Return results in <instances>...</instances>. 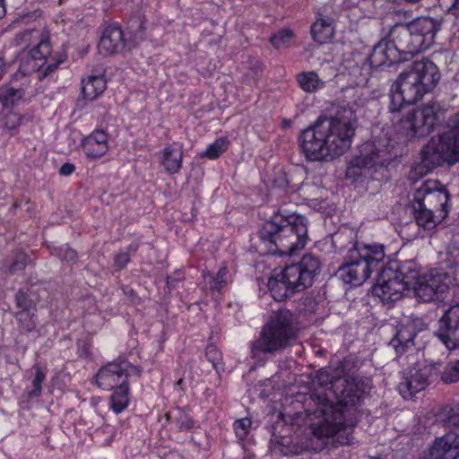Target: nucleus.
<instances>
[{"label":"nucleus","mask_w":459,"mask_h":459,"mask_svg":"<svg viewBox=\"0 0 459 459\" xmlns=\"http://www.w3.org/2000/svg\"><path fill=\"white\" fill-rule=\"evenodd\" d=\"M318 382L321 385H330L328 390L335 394L338 403L330 401L328 394H311L309 404L316 407L311 411L308 410L311 417V443H316L313 448L320 451L329 445L337 446L351 444L354 428L359 420L358 407L367 394L368 383L357 377L336 378L331 377L327 369L319 372Z\"/></svg>","instance_id":"nucleus-1"},{"label":"nucleus","mask_w":459,"mask_h":459,"mask_svg":"<svg viewBox=\"0 0 459 459\" xmlns=\"http://www.w3.org/2000/svg\"><path fill=\"white\" fill-rule=\"evenodd\" d=\"M439 79L437 66L428 58L414 61L400 73L391 87L388 106L398 134L411 139L424 137L433 131L442 115L437 103L429 102L417 108L405 109L407 105L415 103L432 91Z\"/></svg>","instance_id":"nucleus-2"},{"label":"nucleus","mask_w":459,"mask_h":459,"mask_svg":"<svg viewBox=\"0 0 459 459\" xmlns=\"http://www.w3.org/2000/svg\"><path fill=\"white\" fill-rule=\"evenodd\" d=\"M355 129L356 121L351 111L318 118L301 132V151L308 160L331 161L350 149Z\"/></svg>","instance_id":"nucleus-3"},{"label":"nucleus","mask_w":459,"mask_h":459,"mask_svg":"<svg viewBox=\"0 0 459 459\" xmlns=\"http://www.w3.org/2000/svg\"><path fill=\"white\" fill-rule=\"evenodd\" d=\"M259 236L272 253L290 255L307 245V220L299 214L284 215L279 211L262 225Z\"/></svg>","instance_id":"nucleus-4"},{"label":"nucleus","mask_w":459,"mask_h":459,"mask_svg":"<svg viewBox=\"0 0 459 459\" xmlns=\"http://www.w3.org/2000/svg\"><path fill=\"white\" fill-rule=\"evenodd\" d=\"M299 325L293 313L281 309L264 325L259 337L251 344L254 358L274 354L290 346L297 339Z\"/></svg>","instance_id":"nucleus-5"},{"label":"nucleus","mask_w":459,"mask_h":459,"mask_svg":"<svg viewBox=\"0 0 459 459\" xmlns=\"http://www.w3.org/2000/svg\"><path fill=\"white\" fill-rule=\"evenodd\" d=\"M385 257L384 245L356 242L350 248L345 264L338 270L339 277L347 284L359 286Z\"/></svg>","instance_id":"nucleus-6"},{"label":"nucleus","mask_w":459,"mask_h":459,"mask_svg":"<svg viewBox=\"0 0 459 459\" xmlns=\"http://www.w3.org/2000/svg\"><path fill=\"white\" fill-rule=\"evenodd\" d=\"M459 156V112L450 117L448 129L433 137L422 150V162L429 168L454 163Z\"/></svg>","instance_id":"nucleus-7"},{"label":"nucleus","mask_w":459,"mask_h":459,"mask_svg":"<svg viewBox=\"0 0 459 459\" xmlns=\"http://www.w3.org/2000/svg\"><path fill=\"white\" fill-rule=\"evenodd\" d=\"M403 269L407 273L405 278L409 283V290H413L414 294L424 302L438 299L448 290L451 281L446 273H440L437 269L430 270L429 273L420 272L412 261L404 262Z\"/></svg>","instance_id":"nucleus-8"},{"label":"nucleus","mask_w":459,"mask_h":459,"mask_svg":"<svg viewBox=\"0 0 459 459\" xmlns=\"http://www.w3.org/2000/svg\"><path fill=\"white\" fill-rule=\"evenodd\" d=\"M17 44L28 53L22 57L19 70L23 74L39 72L51 53L48 36L39 30H25L17 38Z\"/></svg>","instance_id":"nucleus-9"},{"label":"nucleus","mask_w":459,"mask_h":459,"mask_svg":"<svg viewBox=\"0 0 459 459\" xmlns=\"http://www.w3.org/2000/svg\"><path fill=\"white\" fill-rule=\"evenodd\" d=\"M393 145L389 140L373 141L362 144L359 155L352 158L346 169V177L356 180L362 170L376 165H385L389 161Z\"/></svg>","instance_id":"nucleus-10"},{"label":"nucleus","mask_w":459,"mask_h":459,"mask_svg":"<svg viewBox=\"0 0 459 459\" xmlns=\"http://www.w3.org/2000/svg\"><path fill=\"white\" fill-rule=\"evenodd\" d=\"M320 268L319 260L311 254L305 255L301 261L285 266L279 273L290 290L299 292L310 287Z\"/></svg>","instance_id":"nucleus-11"},{"label":"nucleus","mask_w":459,"mask_h":459,"mask_svg":"<svg viewBox=\"0 0 459 459\" xmlns=\"http://www.w3.org/2000/svg\"><path fill=\"white\" fill-rule=\"evenodd\" d=\"M403 264L394 269L384 268L378 275L377 281L373 287V294L378 297L383 303H391L400 299L403 291L408 289L409 283L405 276Z\"/></svg>","instance_id":"nucleus-12"},{"label":"nucleus","mask_w":459,"mask_h":459,"mask_svg":"<svg viewBox=\"0 0 459 459\" xmlns=\"http://www.w3.org/2000/svg\"><path fill=\"white\" fill-rule=\"evenodd\" d=\"M418 207L425 206L435 212L438 219L448 214L449 193L446 187L437 180H427L415 191L413 199Z\"/></svg>","instance_id":"nucleus-13"},{"label":"nucleus","mask_w":459,"mask_h":459,"mask_svg":"<svg viewBox=\"0 0 459 459\" xmlns=\"http://www.w3.org/2000/svg\"><path fill=\"white\" fill-rule=\"evenodd\" d=\"M130 376H140V370L126 359H117L99 370L96 381L101 389L108 391L128 385Z\"/></svg>","instance_id":"nucleus-14"},{"label":"nucleus","mask_w":459,"mask_h":459,"mask_svg":"<svg viewBox=\"0 0 459 459\" xmlns=\"http://www.w3.org/2000/svg\"><path fill=\"white\" fill-rule=\"evenodd\" d=\"M432 368L424 362H417L414 367L403 372L398 389L405 399L424 390L429 385V377Z\"/></svg>","instance_id":"nucleus-15"},{"label":"nucleus","mask_w":459,"mask_h":459,"mask_svg":"<svg viewBox=\"0 0 459 459\" xmlns=\"http://www.w3.org/2000/svg\"><path fill=\"white\" fill-rule=\"evenodd\" d=\"M436 336L448 350L459 348V304L445 310L438 320Z\"/></svg>","instance_id":"nucleus-16"},{"label":"nucleus","mask_w":459,"mask_h":459,"mask_svg":"<svg viewBox=\"0 0 459 459\" xmlns=\"http://www.w3.org/2000/svg\"><path fill=\"white\" fill-rule=\"evenodd\" d=\"M425 327L426 325L422 319L419 317L407 318L400 324L389 345L395 351L397 355H403L407 351H413L414 338Z\"/></svg>","instance_id":"nucleus-17"},{"label":"nucleus","mask_w":459,"mask_h":459,"mask_svg":"<svg viewBox=\"0 0 459 459\" xmlns=\"http://www.w3.org/2000/svg\"><path fill=\"white\" fill-rule=\"evenodd\" d=\"M385 39L388 40L391 48L396 50L399 57H402L403 54L414 56L422 52L418 39L411 30L410 25L394 26Z\"/></svg>","instance_id":"nucleus-18"},{"label":"nucleus","mask_w":459,"mask_h":459,"mask_svg":"<svg viewBox=\"0 0 459 459\" xmlns=\"http://www.w3.org/2000/svg\"><path fill=\"white\" fill-rule=\"evenodd\" d=\"M429 459H459V434L449 431L437 437L429 449Z\"/></svg>","instance_id":"nucleus-19"},{"label":"nucleus","mask_w":459,"mask_h":459,"mask_svg":"<svg viewBox=\"0 0 459 459\" xmlns=\"http://www.w3.org/2000/svg\"><path fill=\"white\" fill-rule=\"evenodd\" d=\"M440 25L437 20L430 17L418 19L410 24L411 30L418 39L421 51L429 49L433 45Z\"/></svg>","instance_id":"nucleus-20"},{"label":"nucleus","mask_w":459,"mask_h":459,"mask_svg":"<svg viewBox=\"0 0 459 459\" xmlns=\"http://www.w3.org/2000/svg\"><path fill=\"white\" fill-rule=\"evenodd\" d=\"M126 47L125 35L118 25L112 24L105 28L98 45L100 53L105 55L118 53Z\"/></svg>","instance_id":"nucleus-21"},{"label":"nucleus","mask_w":459,"mask_h":459,"mask_svg":"<svg viewBox=\"0 0 459 459\" xmlns=\"http://www.w3.org/2000/svg\"><path fill=\"white\" fill-rule=\"evenodd\" d=\"M405 57H399L396 50L391 48L388 40L383 39L373 48V51L368 57L369 64L374 68L381 66H390L393 64L402 62Z\"/></svg>","instance_id":"nucleus-22"},{"label":"nucleus","mask_w":459,"mask_h":459,"mask_svg":"<svg viewBox=\"0 0 459 459\" xmlns=\"http://www.w3.org/2000/svg\"><path fill=\"white\" fill-rule=\"evenodd\" d=\"M160 165L170 175L178 174L183 164V146L173 143L160 152Z\"/></svg>","instance_id":"nucleus-23"},{"label":"nucleus","mask_w":459,"mask_h":459,"mask_svg":"<svg viewBox=\"0 0 459 459\" xmlns=\"http://www.w3.org/2000/svg\"><path fill=\"white\" fill-rule=\"evenodd\" d=\"M108 148V136L104 130H94L82 142L85 154L94 159L105 155Z\"/></svg>","instance_id":"nucleus-24"},{"label":"nucleus","mask_w":459,"mask_h":459,"mask_svg":"<svg viewBox=\"0 0 459 459\" xmlns=\"http://www.w3.org/2000/svg\"><path fill=\"white\" fill-rule=\"evenodd\" d=\"M82 94L87 100H94L100 96L107 88L103 75H88L82 80Z\"/></svg>","instance_id":"nucleus-25"},{"label":"nucleus","mask_w":459,"mask_h":459,"mask_svg":"<svg viewBox=\"0 0 459 459\" xmlns=\"http://www.w3.org/2000/svg\"><path fill=\"white\" fill-rule=\"evenodd\" d=\"M411 207L416 224L423 229L431 230L444 220L438 219L437 212L425 206L418 207V202L414 200L411 201Z\"/></svg>","instance_id":"nucleus-26"},{"label":"nucleus","mask_w":459,"mask_h":459,"mask_svg":"<svg viewBox=\"0 0 459 459\" xmlns=\"http://www.w3.org/2000/svg\"><path fill=\"white\" fill-rule=\"evenodd\" d=\"M296 81L299 87L307 93H314L325 87V82L314 71L299 73Z\"/></svg>","instance_id":"nucleus-27"},{"label":"nucleus","mask_w":459,"mask_h":459,"mask_svg":"<svg viewBox=\"0 0 459 459\" xmlns=\"http://www.w3.org/2000/svg\"><path fill=\"white\" fill-rule=\"evenodd\" d=\"M333 22L329 18H320L311 27L314 40L320 44L328 42L333 38Z\"/></svg>","instance_id":"nucleus-28"},{"label":"nucleus","mask_w":459,"mask_h":459,"mask_svg":"<svg viewBox=\"0 0 459 459\" xmlns=\"http://www.w3.org/2000/svg\"><path fill=\"white\" fill-rule=\"evenodd\" d=\"M268 288L272 297L277 301H281L288 298L290 294L295 293L294 291L290 290L289 284H287L284 280H281V276L279 273L273 274L269 279Z\"/></svg>","instance_id":"nucleus-29"},{"label":"nucleus","mask_w":459,"mask_h":459,"mask_svg":"<svg viewBox=\"0 0 459 459\" xmlns=\"http://www.w3.org/2000/svg\"><path fill=\"white\" fill-rule=\"evenodd\" d=\"M110 408L116 413L122 412L129 403V385H125L114 388L109 398Z\"/></svg>","instance_id":"nucleus-30"},{"label":"nucleus","mask_w":459,"mask_h":459,"mask_svg":"<svg viewBox=\"0 0 459 459\" xmlns=\"http://www.w3.org/2000/svg\"><path fill=\"white\" fill-rule=\"evenodd\" d=\"M30 120L31 117L30 116L20 115L12 111H8L3 116L1 122L3 129L7 131V133L13 136L15 134L21 125Z\"/></svg>","instance_id":"nucleus-31"},{"label":"nucleus","mask_w":459,"mask_h":459,"mask_svg":"<svg viewBox=\"0 0 459 459\" xmlns=\"http://www.w3.org/2000/svg\"><path fill=\"white\" fill-rule=\"evenodd\" d=\"M13 316L21 332L30 333L36 328V312L16 311Z\"/></svg>","instance_id":"nucleus-32"},{"label":"nucleus","mask_w":459,"mask_h":459,"mask_svg":"<svg viewBox=\"0 0 459 459\" xmlns=\"http://www.w3.org/2000/svg\"><path fill=\"white\" fill-rule=\"evenodd\" d=\"M227 146L228 140L226 137L217 138L201 153V157H206L210 160L217 159L227 150Z\"/></svg>","instance_id":"nucleus-33"},{"label":"nucleus","mask_w":459,"mask_h":459,"mask_svg":"<svg viewBox=\"0 0 459 459\" xmlns=\"http://www.w3.org/2000/svg\"><path fill=\"white\" fill-rule=\"evenodd\" d=\"M23 92L20 89L5 86L0 90V102L4 107H11L20 100Z\"/></svg>","instance_id":"nucleus-34"},{"label":"nucleus","mask_w":459,"mask_h":459,"mask_svg":"<svg viewBox=\"0 0 459 459\" xmlns=\"http://www.w3.org/2000/svg\"><path fill=\"white\" fill-rule=\"evenodd\" d=\"M440 416L449 426L459 427V403L445 406Z\"/></svg>","instance_id":"nucleus-35"},{"label":"nucleus","mask_w":459,"mask_h":459,"mask_svg":"<svg viewBox=\"0 0 459 459\" xmlns=\"http://www.w3.org/2000/svg\"><path fill=\"white\" fill-rule=\"evenodd\" d=\"M16 307L18 311L23 312H36V302L26 293L18 291L15 296Z\"/></svg>","instance_id":"nucleus-36"},{"label":"nucleus","mask_w":459,"mask_h":459,"mask_svg":"<svg viewBox=\"0 0 459 459\" xmlns=\"http://www.w3.org/2000/svg\"><path fill=\"white\" fill-rule=\"evenodd\" d=\"M447 263L452 267H459V233L453 236L447 247Z\"/></svg>","instance_id":"nucleus-37"},{"label":"nucleus","mask_w":459,"mask_h":459,"mask_svg":"<svg viewBox=\"0 0 459 459\" xmlns=\"http://www.w3.org/2000/svg\"><path fill=\"white\" fill-rule=\"evenodd\" d=\"M293 39V32L290 30L284 29L271 38L272 44L276 48L289 47Z\"/></svg>","instance_id":"nucleus-38"},{"label":"nucleus","mask_w":459,"mask_h":459,"mask_svg":"<svg viewBox=\"0 0 459 459\" xmlns=\"http://www.w3.org/2000/svg\"><path fill=\"white\" fill-rule=\"evenodd\" d=\"M228 274L229 270L227 267L223 266L220 268L215 277L210 276V289L213 291H221L222 288L228 283Z\"/></svg>","instance_id":"nucleus-39"},{"label":"nucleus","mask_w":459,"mask_h":459,"mask_svg":"<svg viewBox=\"0 0 459 459\" xmlns=\"http://www.w3.org/2000/svg\"><path fill=\"white\" fill-rule=\"evenodd\" d=\"M46 378V374L39 367H35V377L32 380V389L28 391L29 397H39L42 392V383Z\"/></svg>","instance_id":"nucleus-40"},{"label":"nucleus","mask_w":459,"mask_h":459,"mask_svg":"<svg viewBox=\"0 0 459 459\" xmlns=\"http://www.w3.org/2000/svg\"><path fill=\"white\" fill-rule=\"evenodd\" d=\"M251 420L248 418H242L235 420L234 422V430L236 433V437L239 440H243L247 437L249 433L251 428Z\"/></svg>","instance_id":"nucleus-41"},{"label":"nucleus","mask_w":459,"mask_h":459,"mask_svg":"<svg viewBox=\"0 0 459 459\" xmlns=\"http://www.w3.org/2000/svg\"><path fill=\"white\" fill-rule=\"evenodd\" d=\"M442 380L446 383L459 381V360L448 365L442 373Z\"/></svg>","instance_id":"nucleus-42"},{"label":"nucleus","mask_w":459,"mask_h":459,"mask_svg":"<svg viewBox=\"0 0 459 459\" xmlns=\"http://www.w3.org/2000/svg\"><path fill=\"white\" fill-rule=\"evenodd\" d=\"M29 258L26 254H18L13 263L10 266L11 273H16L17 272L23 270L26 267Z\"/></svg>","instance_id":"nucleus-43"},{"label":"nucleus","mask_w":459,"mask_h":459,"mask_svg":"<svg viewBox=\"0 0 459 459\" xmlns=\"http://www.w3.org/2000/svg\"><path fill=\"white\" fill-rule=\"evenodd\" d=\"M205 356L208 359L209 361L212 364L213 368H216L217 364L221 359V351L216 348V346L210 344L207 346L205 351Z\"/></svg>","instance_id":"nucleus-44"},{"label":"nucleus","mask_w":459,"mask_h":459,"mask_svg":"<svg viewBox=\"0 0 459 459\" xmlns=\"http://www.w3.org/2000/svg\"><path fill=\"white\" fill-rule=\"evenodd\" d=\"M55 251L56 252V255H58L62 260H66L68 262H74L76 260V252L67 246H63L55 249Z\"/></svg>","instance_id":"nucleus-45"},{"label":"nucleus","mask_w":459,"mask_h":459,"mask_svg":"<svg viewBox=\"0 0 459 459\" xmlns=\"http://www.w3.org/2000/svg\"><path fill=\"white\" fill-rule=\"evenodd\" d=\"M129 255L126 253H119L115 257V265L118 270L123 269L129 263Z\"/></svg>","instance_id":"nucleus-46"},{"label":"nucleus","mask_w":459,"mask_h":459,"mask_svg":"<svg viewBox=\"0 0 459 459\" xmlns=\"http://www.w3.org/2000/svg\"><path fill=\"white\" fill-rule=\"evenodd\" d=\"M178 426L181 430L190 429L194 427V421L184 416L178 420Z\"/></svg>","instance_id":"nucleus-47"},{"label":"nucleus","mask_w":459,"mask_h":459,"mask_svg":"<svg viewBox=\"0 0 459 459\" xmlns=\"http://www.w3.org/2000/svg\"><path fill=\"white\" fill-rule=\"evenodd\" d=\"M75 166L73 163H65L59 169V173L62 176H70L74 173Z\"/></svg>","instance_id":"nucleus-48"},{"label":"nucleus","mask_w":459,"mask_h":459,"mask_svg":"<svg viewBox=\"0 0 459 459\" xmlns=\"http://www.w3.org/2000/svg\"><path fill=\"white\" fill-rule=\"evenodd\" d=\"M58 66V63H50L39 74V78L46 77L55 71Z\"/></svg>","instance_id":"nucleus-49"},{"label":"nucleus","mask_w":459,"mask_h":459,"mask_svg":"<svg viewBox=\"0 0 459 459\" xmlns=\"http://www.w3.org/2000/svg\"><path fill=\"white\" fill-rule=\"evenodd\" d=\"M449 10L453 13V14L458 16L459 15V0H455Z\"/></svg>","instance_id":"nucleus-50"},{"label":"nucleus","mask_w":459,"mask_h":459,"mask_svg":"<svg viewBox=\"0 0 459 459\" xmlns=\"http://www.w3.org/2000/svg\"><path fill=\"white\" fill-rule=\"evenodd\" d=\"M291 120L289 118H283L281 123V126L282 129H287L291 126Z\"/></svg>","instance_id":"nucleus-51"},{"label":"nucleus","mask_w":459,"mask_h":459,"mask_svg":"<svg viewBox=\"0 0 459 459\" xmlns=\"http://www.w3.org/2000/svg\"><path fill=\"white\" fill-rule=\"evenodd\" d=\"M4 72H5V63L3 59V57L0 56V78L2 77V75L4 74Z\"/></svg>","instance_id":"nucleus-52"},{"label":"nucleus","mask_w":459,"mask_h":459,"mask_svg":"<svg viewBox=\"0 0 459 459\" xmlns=\"http://www.w3.org/2000/svg\"><path fill=\"white\" fill-rule=\"evenodd\" d=\"M5 14V7L4 4V0H0V19L4 17Z\"/></svg>","instance_id":"nucleus-53"},{"label":"nucleus","mask_w":459,"mask_h":459,"mask_svg":"<svg viewBox=\"0 0 459 459\" xmlns=\"http://www.w3.org/2000/svg\"><path fill=\"white\" fill-rule=\"evenodd\" d=\"M167 284H168L169 287H172V288H174L176 286L175 282H174V280L171 279L170 277L167 278Z\"/></svg>","instance_id":"nucleus-54"},{"label":"nucleus","mask_w":459,"mask_h":459,"mask_svg":"<svg viewBox=\"0 0 459 459\" xmlns=\"http://www.w3.org/2000/svg\"><path fill=\"white\" fill-rule=\"evenodd\" d=\"M453 39L459 42V29L454 32Z\"/></svg>","instance_id":"nucleus-55"},{"label":"nucleus","mask_w":459,"mask_h":459,"mask_svg":"<svg viewBox=\"0 0 459 459\" xmlns=\"http://www.w3.org/2000/svg\"><path fill=\"white\" fill-rule=\"evenodd\" d=\"M207 276H210V274L204 273V277L206 278Z\"/></svg>","instance_id":"nucleus-56"}]
</instances>
